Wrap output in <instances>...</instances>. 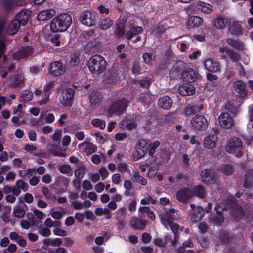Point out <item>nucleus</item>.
Returning a JSON list of instances; mask_svg holds the SVG:
<instances>
[{
	"label": "nucleus",
	"mask_w": 253,
	"mask_h": 253,
	"mask_svg": "<svg viewBox=\"0 0 253 253\" xmlns=\"http://www.w3.org/2000/svg\"><path fill=\"white\" fill-rule=\"evenodd\" d=\"M33 96V95L32 92L25 90L21 96L22 101L24 102H27L32 100Z\"/></svg>",
	"instance_id": "nucleus-57"
},
{
	"label": "nucleus",
	"mask_w": 253,
	"mask_h": 253,
	"mask_svg": "<svg viewBox=\"0 0 253 253\" xmlns=\"http://www.w3.org/2000/svg\"><path fill=\"white\" fill-rule=\"evenodd\" d=\"M218 141L216 134H210L204 139L203 146L208 149L215 148Z\"/></svg>",
	"instance_id": "nucleus-17"
},
{
	"label": "nucleus",
	"mask_w": 253,
	"mask_h": 253,
	"mask_svg": "<svg viewBox=\"0 0 253 253\" xmlns=\"http://www.w3.org/2000/svg\"><path fill=\"white\" fill-rule=\"evenodd\" d=\"M139 85L144 88H148L151 84V79L149 77H145L139 81Z\"/></svg>",
	"instance_id": "nucleus-58"
},
{
	"label": "nucleus",
	"mask_w": 253,
	"mask_h": 253,
	"mask_svg": "<svg viewBox=\"0 0 253 253\" xmlns=\"http://www.w3.org/2000/svg\"><path fill=\"white\" fill-rule=\"evenodd\" d=\"M90 107L95 108L96 106L101 101L99 95L96 92H92L89 96Z\"/></svg>",
	"instance_id": "nucleus-40"
},
{
	"label": "nucleus",
	"mask_w": 253,
	"mask_h": 253,
	"mask_svg": "<svg viewBox=\"0 0 253 253\" xmlns=\"http://www.w3.org/2000/svg\"><path fill=\"white\" fill-rule=\"evenodd\" d=\"M205 194V189L204 187L200 185L194 186L191 191V196H195L200 198H203Z\"/></svg>",
	"instance_id": "nucleus-34"
},
{
	"label": "nucleus",
	"mask_w": 253,
	"mask_h": 253,
	"mask_svg": "<svg viewBox=\"0 0 253 253\" xmlns=\"http://www.w3.org/2000/svg\"><path fill=\"white\" fill-rule=\"evenodd\" d=\"M125 27L123 25H116V28L114 31V34L116 37L120 38L125 35Z\"/></svg>",
	"instance_id": "nucleus-48"
},
{
	"label": "nucleus",
	"mask_w": 253,
	"mask_h": 253,
	"mask_svg": "<svg viewBox=\"0 0 253 253\" xmlns=\"http://www.w3.org/2000/svg\"><path fill=\"white\" fill-rule=\"evenodd\" d=\"M80 54L75 53L71 56L69 65L71 68H75L76 70H80L81 67L79 66L80 63Z\"/></svg>",
	"instance_id": "nucleus-31"
},
{
	"label": "nucleus",
	"mask_w": 253,
	"mask_h": 253,
	"mask_svg": "<svg viewBox=\"0 0 253 253\" xmlns=\"http://www.w3.org/2000/svg\"><path fill=\"white\" fill-rule=\"evenodd\" d=\"M113 21L109 18H106L101 20L99 27L103 30H107L113 25Z\"/></svg>",
	"instance_id": "nucleus-45"
},
{
	"label": "nucleus",
	"mask_w": 253,
	"mask_h": 253,
	"mask_svg": "<svg viewBox=\"0 0 253 253\" xmlns=\"http://www.w3.org/2000/svg\"><path fill=\"white\" fill-rule=\"evenodd\" d=\"M107 62L105 58L99 55L91 56L87 62V66L92 74L99 75L106 69Z\"/></svg>",
	"instance_id": "nucleus-2"
},
{
	"label": "nucleus",
	"mask_w": 253,
	"mask_h": 253,
	"mask_svg": "<svg viewBox=\"0 0 253 253\" xmlns=\"http://www.w3.org/2000/svg\"><path fill=\"white\" fill-rule=\"evenodd\" d=\"M176 212V211L173 208L169 209V211H167L165 216L166 221L167 222L169 221L175 220L174 214Z\"/></svg>",
	"instance_id": "nucleus-52"
},
{
	"label": "nucleus",
	"mask_w": 253,
	"mask_h": 253,
	"mask_svg": "<svg viewBox=\"0 0 253 253\" xmlns=\"http://www.w3.org/2000/svg\"><path fill=\"white\" fill-rule=\"evenodd\" d=\"M176 197L179 202L185 203L191 197V190L188 188H183L177 191Z\"/></svg>",
	"instance_id": "nucleus-16"
},
{
	"label": "nucleus",
	"mask_w": 253,
	"mask_h": 253,
	"mask_svg": "<svg viewBox=\"0 0 253 253\" xmlns=\"http://www.w3.org/2000/svg\"><path fill=\"white\" fill-rule=\"evenodd\" d=\"M86 168L84 166H81L75 171V175L76 178L82 179L85 173Z\"/></svg>",
	"instance_id": "nucleus-54"
},
{
	"label": "nucleus",
	"mask_w": 253,
	"mask_h": 253,
	"mask_svg": "<svg viewBox=\"0 0 253 253\" xmlns=\"http://www.w3.org/2000/svg\"><path fill=\"white\" fill-rule=\"evenodd\" d=\"M178 90L179 94L182 96H185L194 94L195 92V88L191 84H183L179 87Z\"/></svg>",
	"instance_id": "nucleus-20"
},
{
	"label": "nucleus",
	"mask_w": 253,
	"mask_h": 253,
	"mask_svg": "<svg viewBox=\"0 0 253 253\" xmlns=\"http://www.w3.org/2000/svg\"><path fill=\"white\" fill-rule=\"evenodd\" d=\"M253 185V169L247 170L244 175V187L251 188Z\"/></svg>",
	"instance_id": "nucleus-26"
},
{
	"label": "nucleus",
	"mask_w": 253,
	"mask_h": 253,
	"mask_svg": "<svg viewBox=\"0 0 253 253\" xmlns=\"http://www.w3.org/2000/svg\"><path fill=\"white\" fill-rule=\"evenodd\" d=\"M220 126L226 129L230 128L234 124V121L228 113H222L219 117Z\"/></svg>",
	"instance_id": "nucleus-13"
},
{
	"label": "nucleus",
	"mask_w": 253,
	"mask_h": 253,
	"mask_svg": "<svg viewBox=\"0 0 253 253\" xmlns=\"http://www.w3.org/2000/svg\"><path fill=\"white\" fill-rule=\"evenodd\" d=\"M36 169L34 168L27 169L24 170L19 171V175L24 179L30 178L31 176L35 174Z\"/></svg>",
	"instance_id": "nucleus-41"
},
{
	"label": "nucleus",
	"mask_w": 253,
	"mask_h": 253,
	"mask_svg": "<svg viewBox=\"0 0 253 253\" xmlns=\"http://www.w3.org/2000/svg\"><path fill=\"white\" fill-rule=\"evenodd\" d=\"M48 253H69L67 250L63 247L49 248Z\"/></svg>",
	"instance_id": "nucleus-60"
},
{
	"label": "nucleus",
	"mask_w": 253,
	"mask_h": 253,
	"mask_svg": "<svg viewBox=\"0 0 253 253\" xmlns=\"http://www.w3.org/2000/svg\"><path fill=\"white\" fill-rule=\"evenodd\" d=\"M56 12L53 9H49L42 10L37 15V20L40 21H44L51 19L55 15Z\"/></svg>",
	"instance_id": "nucleus-22"
},
{
	"label": "nucleus",
	"mask_w": 253,
	"mask_h": 253,
	"mask_svg": "<svg viewBox=\"0 0 253 253\" xmlns=\"http://www.w3.org/2000/svg\"><path fill=\"white\" fill-rule=\"evenodd\" d=\"M15 186H17L20 189H22L24 191L28 190V185L22 180H18L16 181Z\"/></svg>",
	"instance_id": "nucleus-64"
},
{
	"label": "nucleus",
	"mask_w": 253,
	"mask_h": 253,
	"mask_svg": "<svg viewBox=\"0 0 253 253\" xmlns=\"http://www.w3.org/2000/svg\"><path fill=\"white\" fill-rule=\"evenodd\" d=\"M129 101L122 98L117 100L112 101L108 109V113L110 116L117 115L120 116L126 110Z\"/></svg>",
	"instance_id": "nucleus-3"
},
{
	"label": "nucleus",
	"mask_w": 253,
	"mask_h": 253,
	"mask_svg": "<svg viewBox=\"0 0 253 253\" xmlns=\"http://www.w3.org/2000/svg\"><path fill=\"white\" fill-rule=\"evenodd\" d=\"M122 125L125 126L126 128L130 130L135 128L137 123L133 119H126L122 120Z\"/></svg>",
	"instance_id": "nucleus-39"
},
{
	"label": "nucleus",
	"mask_w": 253,
	"mask_h": 253,
	"mask_svg": "<svg viewBox=\"0 0 253 253\" xmlns=\"http://www.w3.org/2000/svg\"><path fill=\"white\" fill-rule=\"evenodd\" d=\"M220 170L225 175H230L234 171L233 166L230 164H223L220 167Z\"/></svg>",
	"instance_id": "nucleus-42"
},
{
	"label": "nucleus",
	"mask_w": 253,
	"mask_h": 253,
	"mask_svg": "<svg viewBox=\"0 0 253 253\" xmlns=\"http://www.w3.org/2000/svg\"><path fill=\"white\" fill-rule=\"evenodd\" d=\"M242 142L240 138L233 137L229 140L226 148V151L230 153L235 154L237 158H240L243 155Z\"/></svg>",
	"instance_id": "nucleus-4"
},
{
	"label": "nucleus",
	"mask_w": 253,
	"mask_h": 253,
	"mask_svg": "<svg viewBox=\"0 0 253 253\" xmlns=\"http://www.w3.org/2000/svg\"><path fill=\"white\" fill-rule=\"evenodd\" d=\"M183 64V62H179L175 63L169 72V76L171 79H177L180 77L181 78L182 74V69L179 68V64Z\"/></svg>",
	"instance_id": "nucleus-28"
},
{
	"label": "nucleus",
	"mask_w": 253,
	"mask_h": 253,
	"mask_svg": "<svg viewBox=\"0 0 253 253\" xmlns=\"http://www.w3.org/2000/svg\"><path fill=\"white\" fill-rule=\"evenodd\" d=\"M2 5L5 10H10L17 5V3L15 0H3Z\"/></svg>",
	"instance_id": "nucleus-47"
},
{
	"label": "nucleus",
	"mask_w": 253,
	"mask_h": 253,
	"mask_svg": "<svg viewBox=\"0 0 253 253\" xmlns=\"http://www.w3.org/2000/svg\"><path fill=\"white\" fill-rule=\"evenodd\" d=\"M23 80V77L20 74H15L13 78L11 79L10 85L12 88L18 87Z\"/></svg>",
	"instance_id": "nucleus-38"
},
{
	"label": "nucleus",
	"mask_w": 253,
	"mask_h": 253,
	"mask_svg": "<svg viewBox=\"0 0 253 253\" xmlns=\"http://www.w3.org/2000/svg\"><path fill=\"white\" fill-rule=\"evenodd\" d=\"M133 176L137 182L140 183L142 185H146L147 183L146 179L140 176L138 171H133Z\"/></svg>",
	"instance_id": "nucleus-55"
},
{
	"label": "nucleus",
	"mask_w": 253,
	"mask_h": 253,
	"mask_svg": "<svg viewBox=\"0 0 253 253\" xmlns=\"http://www.w3.org/2000/svg\"><path fill=\"white\" fill-rule=\"evenodd\" d=\"M203 21V19L199 16H191L187 22L188 28H197L202 24Z\"/></svg>",
	"instance_id": "nucleus-27"
},
{
	"label": "nucleus",
	"mask_w": 253,
	"mask_h": 253,
	"mask_svg": "<svg viewBox=\"0 0 253 253\" xmlns=\"http://www.w3.org/2000/svg\"><path fill=\"white\" fill-rule=\"evenodd\" d=\"M75 95V90L72 88H68L62 94V97L61 100V103L65 106L71 107Z\"/></svg>",
	"instance_id": "nucleus-12"
},
{
	"label": "nucleus",
	"mask_w": 253,
	"mask_h": 253,
	"mask_svg": "<svg viewBox=\"0 0 253 253\" xmlns=\"http://www.w3.org/2000/svg\"><path fill=\"white\" fill-rule=\"evenodd\" d=\"M85 150L87 154H91L97 150V147L91 143L87 142L85 147Z\"/></svg>",
	"instance_id": "nucleus-61"
},
{
	"label": "nucleus",
	"mask_w": 253,
	"mask_h": 253,
	"mask_svg": "<svg viewBox=\"0 0 253 253\" xmlns=\"http://www.w3.org/2000/svg\"><path fill=\"white\" fill-rule=\"evenodd\" d=\"M29 17L28 12L26 10L20 11L16 15L15 19L19 21L22 26H25L28 22Z\"/></svg>",
	"instance_id": "nucleus-30"
},
{
	"label": "nucleus",
	"mask_w": 253,
	"mask_h": 253,
	"mask_svg": "<svg viewBox=\"0 0 253 253\" xmlns=\"http://www.w3.org/2000/svg\"><path fill=\"white\" fill-rule=\"evenodd\" d=\"M214 210L216 213L212 215L211 216V220L216 225H221L224 221V217L223 215V208L221 210L219 209L218 205L214 207Z\"/></svg>",
	"instance_id": "nucleus-18"
},
{
	"label": "nucleus",
	"mask_w": 253,
	"mask_h": 253,
	"mask_svg": "<svg viewBox=\"0 0 253 253\" xmlns=\"http://www.w3.org/2000/svg\"><path fill=\"white\" fill-rule=\"evenodd\" d=\"M66 71V65L60 61L52 62L48 69L49 73L54 77H59L63 75Z\"/></svg>",
	"instance_id": "nucleus-7"
},
{
	"label": "nucleus",
	"mask_w": 253,
	"mask_h": 253,
	"mask_svg": "<svg viewBox=\"0 0 253 253\" xmlns=\"http://www.w3.org/2000/svg\"><path fill=\"white\" fill-rule=\"evenodd\" d=\"M172 104V99L166 95L160 98L158 101L159 107L164 110H169L171 108Z\"/></svg>",
	"instance_id": "nucleus-21"
},
{
	"label": "nucleus",
	"mask_w": 253,
	"mask_h": 253,
	"mask_svg": "<svg viewBox=\"0 0 253 253\" xmlns=\"http://www.w3.org/2000/svg\"><path fill=\"white\" fill-rule=\"evenodd\" d=\"M199 74L198 72L192 68H187L182 72L181 78L183 81L188 83H192L198 78Z\"/></svg>",
	"instance_id": "nucleus-9"
},
{
	"label": "nucleus",
	"mask_w": 253,
	"mask_h": 253,
	"mask_svg": "<svg viewBox=\"0 0 253 253\" xmlns=\"http://www.w3.org/2000/svg\"><path fill=\"white\" fill-rule=\"evenodd\" d=\"M160 143L159 141L156 140L154 142L149 143L148 154L150 156H153L156 152V149L160 146Z\"/></svg>",
	"instance_id": "nucleus-49"
},
{
	"label": "nucleus",
	"mask_w": 253,
	"mask_h": 253,
	"mask_svg": "<svg viewBox=\"0 0 253 253\" xmlns=\"http://www.w3.org/2000/svg\"><path fill=\"white\" fill-rule=\"evenodd\" d=\"M205 69L211 72H217L220 70V64L216 60L208 58L204 62Z\"/></svg>",
	"instance_id": "nucleus-15"
},
{
	"label": "nucleus",
	"mask_w": 253,
	"mask_h": 253,
	"mask_svg": "<svg viewBox=\"0 0 253 253\" xmlns=\"http://www.w3.org/2000/svg\"><path fill=\"white\" fill-rule=\"evenodd\" d=\"M200 175L202 181L207 184L211 182H214L215 181L216 174L212 169H204L201 171Z\"/></svg>",
	"instance_id": "nucleus-11"
},
{
	"label": "nucleus",
	"mask_w": 253,
	"mask_h": 253,
	"mask_svg": "<svg viewBox=\"0 0 253 253\" xmlns=\"http://www.w3.org/2000/svg\"><path fill=\"white\" fill-rule=\"evenodd\" d=\"M21 24L16 19L12 20L8 25V31L10 35L16 34L20 27Z\"/></svg>",
	"instance_id": "nucleus-36"
},
{
	"label": "nucleus",
	"mask_w": 253,
	"mask_h": 253,
	"mask_svg": "<svg viewBox=\"0 0 253 253\" xmlns=\"http://www.w3.org/2000/svg\"><path fill=\"white\" fill-rule=\"evenodd\" d=\"M167 223L168 225L170 227L171 230H172L174 235V238H177L178 237V232L179 230V225L174 222H173L172 221H169L167 222Z\"/></svg>",
	"instance_id": "nucleus-56"
},
{
	"label": "nucleus",
	"mask_w": 253,
	"mask_h": 253,
	"mask_svg": "<svg viewBox=\"0 0 253 253\" xmlns=\"http://www.w3.org/2000/svg\"><path fill=\"white\" fill-rule=\"evenodd\" d=\"M143 61L147 64H152L156 57V55L154 52H144L142 55Z\"/></svg>",
	"instance_id": "nucleus-44"
},
{
	"label": "nucleus",
	"mask_w": 253,
	"mask_h": 253,
	"mask_svg": "<svg viewBox=\"0 0 253 253\" xmlns=\"http://www.w3.org/2000/svg\"><path fill=\"white\" fill-rule=\"evenodd\" d=\"M42 192L47 199H55L56 198L55 196L52 195L51 191L46 187H44L42 188Z\"/></svg>",
	"instance_id": "nucleus-62"
},
{
	"label": "nucleus",
	"mask_w": 253,
	"mask_h": 253,
	"mask_svg": "<svg viewBox=\"0 0 253 253\" xmlns=\"http://www.w3.org/2000/svg\"><path fill=\"white\" fill-rule=\"evenodd\" d=\"M221 86V82L219 81H215L212 82H209L207 85V87L211 90H217Z\"/></svg>",
	"instance_id": "nucleus-50"
},
{
	"label": "nucleus",
	"mask_w": 253,
	"mask_h": 253,
	"mask_svg": "<svg viewBox=\"0 0 253 253\" xmlns=\"http://www.w3.org/2000/svg\"><path fill=\"white\" fill-rule=\"evenodd\" d=\"M229 59L233 62H237L240 58V54L232 49L229 48L227 50L226 55Z\"/></svg>",
	"instance_id": "nucleus-46"
},
{
	"label": "nucleus",
	"mask_w": 253,
	"mask_h": 253,
	"mask_svg": "<svg viewBox=\"0 0 253 253\" xmlns=\"http://www.w3.org/2000/svg\"><path fill=\"white\" fill-rule=\"evenodd\" d=\"M97 13L93 10H86L82 12L80 15L81 23L86 26L92 27L96 24Z\"/></svg>",
	"instance_id": "nucleus-6"
},
{
	"label": "nucleus",
	"mask_w": 253,
	"mask_h": 253,
	"mask_svg": "<svg viewBox=\"0 0 253 253\" xmlns=\"http://www.w3.org/2000/svg\"><path fill=\"white\" fill-rule=\"evenodd\" d=\"M118 169L121 172H130V169L128 168V165L126 163H120L118 166Z\"/></svg>",
	"instance_id": "nucleus-63"
},
{
	"label": "nucleus",
	"mask_w": 253,
	"mask_h": 253,
	"mask_svg": "<svg viewBox=\"0 0 253 253\" xmlns=\"http://www.w3.org/2000/svg\"><path fill=\"white\" fill-rule=\"evenodd\" d=\"M170 158L169 153L166 150L161 151L160 153L158 162L159 164H163L166 163Z\"/></svg>",
	"instance_id": "nucleus-43"
},
{
	"label": "nucleus",
	"mask_w": 253,
	"mask_h": 253,
	"mask_svg": "<svg viewBox=\"0 0 253 253\" xmlns=\"http://www.w3.org/2000/svg\"><path fill=\"white\" fill-rule=\"evenodd\" d=\"M227 42L228 45L232 47L235 48L239 51L244 49V43L239 40H236L233 38H229L227 40Z\"/></svg>",
	"instance_id": "nucleus-29"
},
{
	"label": "nucleus",
	"mask_w": 253,
	"mask_h": 253,
	"mask_svg": "<svg viewBox=\"0 0 253 253\" xmlns=\"http://www.w3.org/2000/svg\"><path fill=\"white\" fill-rule=\"evenodd\" d=\"M146 225V222L137 217L134 218L131 221V227L136 230H143L145 228Z\"/></svg>",
	"instance_id": "nucleus-32"
},
{
	"label": "nucleus",
	"mask_w": 253,
	"mask_h": 253,
	"mask_svg": "<svg viewBox=\"0 0 253 253\" xmlns=\"http://www.w3.org/2000/svg\"><path fill=\"white\" fill-rule=\"evenodd\" d=\"M228 20L227 18L222 16H219L214 21L213 26L217 29H223L228 24Z\"/></svg>",
	"instance_id": "nucleus-33"
},
{
	"label": "nucleus",
	"mask_w": 253,
	"mask_h": 253,
	"mask_svg": "<svg viewBox=\"0 0 253 253\" xmlns=\"http://www.w3.org/2000/svg\"><path fill=\"white\" fill-rule=\"evenodd\" d=\"M33 48L30 46L22 47L19 51L14 54L15 60H20L28 57L33 53Z\"/></svg>",
	"instance_id": "nucleus-14"
},
{
	"label": "nucleus",
	"mask_w": 253,
	"mask_h": 253,
	"mask_svg": "<svg viewBox=\"0 0 253 253\" xmlns=\"http://www.w3.org/2000/svg\"><path fill=\"white\" fill-rule=\"evenodd\" d=\"M62 244V239L59 238H54L53 239L50 238H46L43 240V245L42 246V248L45 250H48L47 246L51 245L53 247H61Z\"/></svg>",
	"instance_id": "nucleus-24"
},
{
	"label": "nucleus",
	"mask_w": 253,
	"mask_h": 253,
	"mask_svg": "<svg viewBox=\"0 0 253 253\" xmlns=\"http://www.w3.org/2000/svg\"><path fill=\"white\" fill-rule=\"evenodd\" d=\"M149 142V140L145 139H140L138 142L136 152L139 159L142 158L148 152Z\"/></svg>",
	"instance_id": "nucleus-8"
},
{
	"label": "nucleus",
	"mask_w": 253,
	"mask_h": 253,
	"mask_svg": "<svg viewBox=\"0 0 253 253\" xmlns=\"http://www.w3.org/2000/svg\"><path fill=\"white\" fill-rule=\"evenodd\" d=\"M143 31V30L142 27L133 26L131 27L129 30L126 33L125 38L126 40L129 41L134 36L142 33Z\"/></svg>",
	"instance_id": "nucleus-25"
},
{
	"label": "nucleus",
	"mask_w": 253,
	"mask_h": 253,
	"mask_svg": "<svg viewBox=\"0 0 253 253\" xmlns=\"http://www.w3.org/2000/svg\"><path fill=\"white\" fill-rule=\"evenodd\" d=\"M92 125L95 127H97L101 129H104L105 128L106 123L103 120L99 119H93L91 122Z\"/></svg>",
	"instance_id": "nucleus-51"
},
{
	"label": "nucleus",
	"mask_w": 253,
	"mask_h": 253,
	"mask_svg": "<svg viewBox=\"0 0 253 253\" xmlns=\"http://www.w3.org/2000/svg\"><path fill=\"white\" fill-rule=\"evenodd\" d=\"M229 30L232 35H238L243 33L242 28L238 22H233L229 27Z\"/></svg>",
	"instance_id": "nucleus-35"
},
{
	"label": "nucleus",
	"mask_w": 253,
	"mask_h": 253,
	"mask_svg": "<svg viewBox=\"0 0 253 253\" xmlns=\"http://www.w3.org/2000/svg\"><path fill=\"white\" fill-rule=\"evenodd\" d=\"M231 215L234 221H239L244 215V211L242 207L238 205H235L230 210Z\"/></svg>",
	"instance_id": "nucleus-19"
},
{
	"label": "nucleus",
	"mask_w": 253,
	"mask_h": 253,
	"mask_svg": "<svg viewBox=\"0 0 253 253\" xmlns=\"http://www.w3.org/2000/svg\"><path fill=\"white\" fill-rule=\"evenodd\" d=\"M193 215L199 219H202L204 215V210L202 207H197L193 211Z\"/></svg>",
	"instance_id": "nucleus-53"
},
{
	"label": "nucleus",
	"mask_w": 253,
	"mask_h": 253,
	"mask_svg": "<svg viewBox=\"0 0 253 253\" xmlns=\"http://www.w3.org/2000/svg\"><path fill=\"white\" fill-rule=\"evenodd\" d=\"M219 238L222 244H227L230 241L229 234L226 232H221L219 235Z\"/></svg>",
	"instance_id": "nucleus-59"
},
{
	"label": "nucleus",
	"mask_w": 253,
	"mask_h": 253,
	"mask_svg": "<svg viewBox=\"0 0 253 253\" xmlns=\"http://www.w3.org/2000/svg\"><path fill=\"white\" fill-rule=\"evenodd\" d=\"M233 87L235 91L238 93L239 98H245L248 93L246 84L242 80H237L233 84Z\"/></svg>",
	"instance_id": "nucleus-10"
},
{
	"label": "nucleus",
	"mask_w": 253,
	"mask_h": 253,
	"mask_svg": "<svg viewBox=\"0 0 253 253\" xmlns=\"http://www.w3.org/2000/svg\"><path fill=\"white\" fill-rule=\"evenodd\" d=\"M198 9L201 10L205 14H210L212 11V6L209 3L202 1L197 3Z\"/></svg>",
	"instance_id": "nucleus-37"
},
{
	"label": "nucleus",
	"mask_w": 253,
	"mask_h": 253,
	"mask_svg": "<svg viewBox=\"0 0 253 253\" xmlns=\"http://www.w3.org/2000/svg\"><path fill=\"white\" fill-rule=\"evenodd\" d=\"M192 127L196 131H204L208 126L207 119L203 115H196L191 120Z\"/></svg>",
	"instance_id": "nucleus-5"
},
{
	"label": "nucleus",
	"mask_w": 253,
	"mask_h": 253,
	"mask_svg": "<svg viewBox=\"0 0 253 253\" xmlns=\"http://www.w3.org/2000/svg\"><path fill=\"white\" fill-rule=\"evenodd\" d=\"M72 22L71 15L63 13L56 16L50 23V30L54 33L66 31Z\"/></svg>",
	"instance_id": "nucleus-1"
},
{
	"label": "nucleus",
	"mask_w": 253,
	"mask_h": 253,
	"mask_svg": "<svg viewBox=\"0 0 253 253\" xmlns=\"http://www.w3.org/2000/svg\"><path fill=\"white\" fill-rule=\"evenodd\" d=\"M120 80L118 74L116 72H110L105 75L104 79L105 84H114L118 83Z\"/></svg>",
	"instance_id": "nucleus-23"
}]
</instances>
